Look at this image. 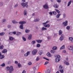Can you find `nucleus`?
Instances as JSON below:
<instances>
[{
	"label": "nucleus",
	"instance_id": "1",
	"mask_svg": "<svg viewBox=\"0 0 73 73\" xmlns=\"http://www.w3.org/2000/svg\"><path fill=\"white\" fill-rule=\"evenodd\" d=\"M6 70L7 71L9 70H10L9 73H12V72H13V66H11L10 67H7L6 68Z\"/></svg>",
	"mask_w": 73,
	"mask_h": 73
},
{
	"label": "nucleus",
	"instance_id": "2",
	"mask_svg": "<svg viewBox=\"0 0 73 73\" xmlns=\"http://www.w3.org/2000/svg\"><path fill=\"white\" fill-rule=\"evenodd\" d=\"M49 21H47L46 23H43V25H44V27H47V28H49V27H50V25L49 24H47L48 23H49Z\"/></svg>",
	"mask_w": 73,
	"mask_h": 73
},
{
	"label": "nucleus",
	"instance_id": "3",
	"mask_svg": "<svg viewBox=\"0 0 73 73\" xmlns=\"http://www.w3.org/2000/svg\"><path fill=\"white\" fill-rule=\"evenodd\" d=\"M28 2H26L25 3H21V4L23 6V8H25L26 7V8L28 7Z\"/></svg>",
	"mask_w": 73,
	"mask_h": 73
},
{
	"label": "nucleus",
	"instance_id": "4",
	"mask_svg": "<svg viewBox=\"0 0 73 73\" xmlns=\"http://www.w3.org/2000/svg\"><path fill=\"white\" fill-rule=\"evenodd\" d=\"M56 58L55 59V62H58L60 61V56L58 55H56Z\"/></svg>",
	"mask_w": 73,
	"mask_h": 73
},
{
	"label": "nucleus",
	"instance_id": "5",
	"mask_svg": "<svg viewBox=\"0 0 73 73\" xmlns=\"http://www.w3.org/2000/svg\"><path fill=\"white\" fill-rule=\"evenodd\" d=\"M37 50L34 49L32 51V54L33 55H36V53H37Z\"/></svg>",
	"mask_w": 73,
	"mask_h": 73
},
{
	"label": "nucleus",
	"instance_id": "6",
	"mask_svg": "<svg viewBox=\"0 0 73 73\" xmlns=\"http://www.w3.org/2000/svg\"><path fill=\"white\" fill-rule=\"evenodd\" d=\"M62 25L64 27H66L68 25V21H66L62 23Z\"/></svg>",
	"mask_w": 73,
	"mask_h": 73
},
{
	"label": "nucleus",
	"instance_id": "7",
	"mask_svg": "<svg viewBox=\"0 0 73 73\" xmlns=\"http://www.w3.org/2000/svg\"><path fill=\"white\" fill-rule=\"evenodd\" d=\"M64 35L63 34H62L61 35V36H60L59 38V40L60 41H62L64 40Z\"/></svg>",
	"mask_w": 73,
	"mask_h": 73
},
{
	"label": "nucleus",
	"instance_id": "8",
	"mask_svg": "<svg viewBox=\"0 0 73 73\" xmlns=\"http://www.w3.org/2000/svg\"><path fill=\"white\" fill-rule=\"evenodd\" d=\"M43 7L44 9H48V4L47 3L45 4L43 6Z\"/></svg>",
	"mask_w": 73,
	"mask_h": 73
},
{
	"label": "nucleus",
	"instance_id": "9",
	"mask_svg": "<svg viewBox=\"0 0 73 73\" xmlns=\"http://www.w3.org/2000/svg\"><path fill=\"white\" fill-rule=\"evenodd\" d=\"M68 49H69V50H73V46H69L68 47Z\"/></svg>",
	"mask_w": 73,
	"mask_h": 73
},
{
	"label": "nucleus",
	"instance_id": "10",
	"mask_svg": "<svg viewBox=\"0 0 73 73\" xmlns=\"http://www.w3.org/2000/svg\"><path fill=\"white\" fill-rule=\"evenodd\" d=\"M19 24H26V22L25 21H21L19 22Z\"/></svg>",
	"mask_w": 73,
	"mask_h": 73
},
{
	"label": "nucleus",
	"instance_id": "11",
	"mask_svg": "<svg viewBox=\"0 0 73 73\" xmlns=\"http://www.w3.org/2000/svg\"><path fill=\"white\" fill-rule=\"evenodd\" d=\"M30 54V51H28L27 53L25 54V57H27L29 54Z\"/></svg>",
	"mask_w": 73,
	"mask_h": 73
},
{
	"label": "nucleus",
	"instance_id": "12",
	"mask_svg": "<svg viewBox=\"0 0 73 73\" xmlns=\"http://www.w3.org/2000/svg\"><path fill=\"white\" fill-rule=\"evenodd\" d=\"M7 52V49H4L3 51H2V53H6Z\"/></svg>",
	"mask_w": 73,
	"mask_h": 73
},
{
	"label": "nucleus",
	"instance_id": "13",
	"mask_svg": "<svg viewBox=\"0 0 73 73\" xmlns=\"http://www.w3.org/2000/svg\"><path fill=\"white\" fill-rule=\"evenodd\" d=\"M36 41L38 43H41V42L42 41V40H36Z\"/></svg>",
	"mask_w": 73,
	"mask_h": 73
},
{
	"label": "nucleus",
	"instance_id": "14",
	"mask_svg": "<svg viewBox=\"0 0 73 73\" xmlns=\"http://www.w3.org/2000/svg\"><path fill=\"white\" fill-rule=\"evenodd\" d=\"M54 7L55 8H58L59 6L57 4H55L54 5Z\"/></svg>",
	"mask_w": 73,
	"mask_h": 73
},
{
	"label": "nucleus",
	"instance_id": "15",
	"mask_svg": "<svg viewBox=\"0 0 73 73\" xmlns=\"http://www.w3.org/2000/svg\"><path fill=\"white\" fill-rule=\"evenodd\" d=\"M4 5V3L3 2H0V7H2Z\"/></svg>",
	"mask_w": 73,
	"mask_h": 73
},
{
	"label": "nucleus",
	"instance_id": "16",
	"mask_svg": "<svg viewBox=\"0 0 73 73\" xmlns=\"http://www.w3.org/2000/svg\"><path fill=\"white\" fill-rule=\"evenodd\" d=\"M23 25H24L23 24H21L20 25L19 27L21 29H24V28H23Z\"/></svg>",
	"mask_w": 73,
	"mask_h": 73
},
{
	"label": "nucleus",
	"instance_id": "17",
	"mask_svg": "<svg viewBox=\"0 0 73 73\" xmlns=\"http://www.w3.org/2000/svg\"><path fill=\"white\" fill-rule=\"evenodd\" d=\"M61 15V14H57L56 16V17L57 18V19H58V18L60 17V16Z\"/></svg>",
	"mask_w": 73,
	"mask_h": 73
},
{
	"label": "nucleus",
	"instance_id": "18",
	"mask_svg": "<svg viewBox=\"0 0 73 73\" xmlns=\"http://www.w3.org/2000/svg\"><path fill=\"white\" fill-rule=\"evenodd\" d=\"M46 55L48 57H51V56H52L51 54H50V53L49 52L47 53L46 54Z\"/></svg>",
	"mask_w": 73,
	"mask_h": 73
},
{
	"label": "nucleus",
	"instance_id": "19",
	"mask_svg": "<svg viewBox=\"0 0 73 73\" xmlns=\"http://www.w3.org/2000/svg\"><path fill=\"white\" fill-rule=\"evenodd\" d=\"M52 50H57V47L54 46L52 47Z\"/></svg>",
	"mask_w": 73,
	"mask_h": 73
},
{
	"label": "nucleus",
	"instance_id": "20",
	"mask_svg": "<svg viewBox=\"0 0 73 73\" xmlns=\"http://www.w3.org/2000/svg\"><path fill=\"white\" fill-rule=\"evenodd\" d=\"M9 39L10 41H13L14 40L12 36H10L9 37Z\"/></svg>",
	"mask_w": 73,
	"mask_h": 73
},
{
	"label": "nucleus",
	"instance_id": "21",
	"mask_svg": "<svg viewBox=\"0 0 73 73\" xmlns=\"http://www.w3.org/2000/svg\"><path fill=\"white\" fill-rule=\"evenodd\" d=\"M31 38H32V35L30 34L29 35V36L28 37V39H29V40H31Z\"/></svg>",
	"mask_w": 73,
	"mask_h": 73
},
{
	"label": "nucleus",
	"instance_id": "22",
	"mask_svg": "<svg viewBox=\"0 0 73 73\" xmlns=\"http://www.w3.org/2000/svg\"><path fill=\"white\" fill-rule=\"evenodd\" d=\"M72 3V1H70L68 3V4L67 5V6L68 7H69V6H70V4H71V3Z\"/></svg>",
	"mask_w": 73,
	"mask_h": 73
},
{
	"label": "nucleus",
	"instance_id": "23",
	"mask_svg": "<svg viewBox=\"0 0 73 73\" xmlns=\"http://www.w3.org/2000/svg\"><path fill=\"white\" fill-rule=\"evenodd\" d=\"M59 70H60L61 69H64L63 68V67H62V66L61 65H60L59 67Z\"/></svg>",
	"mask_w": 73,
	"mask_h": 73
},
{
	"label": "nucleus",
	"instance_id": "24",
	"mask_svg": "<svg viewBox=\"0 0 73 73\" xmlns=\"http://www.w3.org/2000/svg\"><path fill=\"white\" fill-rule=\"evenodd\" d=\"M69 40H70L72 42H73V38L72 37H70L69 38Z\"/></svg>",
	"mask_w": 73,
	"mask_h": 73
},
{
	"label": "nucleus",
	"instance_id": "25",
	"mask_svg": "<svg viewBox=\"0 0 73 73\" xmlns=\"http://www.w3.org/2000/svg\"><path fill=\"white\" fill-rule=\"evenodd\" d=\"M4 58V55H1V56H0V59H3Z\"/></svg>",
	"mask_w": 73,
	"mask_h": 73
},
{
	"label": "nucleus",
	"instance_id": "26",
	"mask_svg": "<svg viewBox=\"0 0 73 73\" xmlns=\"http://www.w3.org/2000/svg\"><path fill=\"white\" fill-rule=\"evenodd\" d=\"M12 23H13L14 24H17V23H18L17 22L15 21V20H12Z\"/></svg>",
	"mask_w": 73,
	"mask_h": 73
},
{
	"label": "nucleus",
	"instance_id": "27",
	"mask_svg": "<svg viewBox=\"0 0 73 73\" xmlns=\"http://www.w3.org/2000/svg\"><path fill=\"white\" fill-rule=\"evenodd\" d=\"M58 33H59V35H62V31H61V30H60L59 31Z\"/></svg>",
	"mask_w": 73,
	"mask_h": 73
},
{
	"label": "nucleus",
	"instance_id": "28",
	"mask_svg": "<svg viewBox=\"0 0 73 73\" xmlns=\"http://www.w3.org/2000/svg\"><path fill=\"white\" fill-rule=\"evenodd\" d=\"M39 21H40L39 19H36L34 20V22H38Z\"/></svg>",
	"mask_w": 73,
	"mask_h": 73
},
{
	"label": "nucleus",
	"instance_id": "29",
	"mask_svg": "<svg viewBox=\"0 0 73 73\" xmlns=\"http://www.w3.org/2000/svg\"><path fill=\"white\" fill-rule=\"evenodd\" d=\"M63 49H65V45H63L60 48V50Z\"/></svg>",
	"mask_w": 73,
	"mask_h": 73
},
{
	"label": "nucleus",
	"instance_id": "30",
	"mask_svg": "<svg viewBox=\"0 0 73 73\" xmlns=\"http://www.w3.org/2000/svg\"><path fill=\"white\" fill-rule=\"evenodd\" d=\"M59 71H60L61 73H64V68L59 70Z\"/></svg>",
	"mask_w": 73,
	"mask_h": 73
},
{
	"label": "nucleus",
	"instance_id": "31",
	"mask_svg": "<svg viewBox=\"0 0 73 73\" xmlns=\"http://www.w3.org/2000/svg\"><path fill=\"white\" fill-rule=\"evenodd\" d=\"M47 29L45 27H43L42 29H41V30L42 31H45V30H46Z\"/></svg>",
	"mask_w": 73,
	"mask_h": 73
},
{
	"label": "nucleus",
	"instance_id": "32",
	"mask_svg": "<svg viewBox=\"0 0 73 73\" xmlns=\"http://www.w3.org/2000/svg\"><path fill=\"white\" fill-rule=\"evenodd\" d=\"M21 32H18L16 34V35L17 36H19V35H21Z\"/></svg>",
	"mask_w": 73,
	"mask_h": 73
},
{
	"label": "nucleus",
	"instance_id": "33",
	"mask_svg": "<svg viewBox=\"0 0 73 73\" xmlns=\"http://www.w3.org/2000/svg\"><path fill=\"white\" fill-rule=\"evenodd\" d=\"M27 11H26V10H25L24 12V15H27Z\"/></svg>",
	"mask_w": 73,
	"mask_h": 73
},
{
	"label": "nucleus",
	"instance_id": "34",
	"mask_svg": "<svg viewBox=\"0 0 73 73\" xmlns=\"http://www.w3.org/2000/svg\"><path fill=\"white\" fill-rule=\"evenodd\" d=\"M35 43H36V41L35 40H33L31 42V44H32L33 45H34Z\"/></svg>",
	"mask_w": 73,
	"mask_h": 73
},
{
	"label": "nucleus",
	"instance_id": "35",
	"mask_svg": "<svg viewBox=\"0 0 73 73\" xmlns=\"http://www.w3.org/2000/svg\"><path fill=\"white\" fill-rule=\"evenodd\" d=\"M50 52L51 53H52V54H54V53H55V51L53 50H51Z\"/></svg>",
	"mask_w": 73,
	"mask_h": 73
},
{
	"label": "nucleus",
	"instance_id": "36",
	"mask_svg": "<svg viewBox=\"0 0 73 73\" xmlns=\"http://www.w3.org/2000/svg\"><path fill=\"white\" fill-rule=\"evenodd\" d=\"M0 66H2V67H4V66H5V63H3L2 64H1Z\"/></svg>",
	"mask_w": 73,
	"mask_h": 73
},
{
	"label": "nucleus",
	"instance_id": "37",
	"mask_svg": "<svg viewBox=\"0 0 73 73\" xmlns=\"http://www.w3.org/2000/svg\"><path fill=\"white\" fill-rule=\"evenodd\" d=\"M25 32L26 33H29L30 32V30L28 29H26L25 30Z\"/></svg>",
	"mask_w": 73,
	"mask_h": 73
},
{
	"label": "nucleus",
	"instance_id": "38",
	"mask_svg": "<svg viewBox=\"0 0 73 73\" xmlns=\"http://www.w3.org/2000/svg\"><path fill=\"white\" fill-rule=\"evenodd\" d=\"M3 48H4V46H3V45H1L0 46V49L2 50L3 49Z\"/></svg>",
	"mask_w": 73,
	"mask_h": 73
},
{
	"label": "nucleus",
	"instance_id": "39",
	"mask_svg": "<svg viewBox=\"0 0 73 73\" xmlns=\"http://www.w3.org/2000/svg\"><path fill=\"white\" fill-rule=\"evenodd\" d=\"M5 34L4 33L2 32L0 33V36H3Z\"/></svg>",
	"mask_w": 73,
	"mask_h": 73
},
{
	"label": "nucleus",
	"instance_id": "40",
	"mask_svg": "<svg viewBox=\"0 0 73 73\" xmlns=\"http://www.w3.org/2000/svg\"><path fill=\"white\" fill-rule=\"evenodd\" d=\"M42 53V51H39L38 52L39 55H41Z\"/></svg>",
	"mask_w": 73,
	"mask_h": 73
},
{
	"label": "nucleus",
	"instance_id": "41",
	"mask_svg": "<svg viewBox=\"0 0 73 73\" xmlns=\"http://www.w3.org/2000/svg\"><path fill=\"white\" fill-rule=\"evenodd\" d=\"M18 66L19 68H21V65L20 63H18Z\"/></svg>",
	"mask_w": 73,
	"mask_h": 73
},
{
	"label": "nucleus",
	"instance_id": "42",
	"mask_svg": "<svg viewBox=\"0 0 73 73\" xmlns=\"http://www.w3.org/2000/svg\"><path fill=\"white\" fill-rule=\"evenodd\" d=\"M40 46H41V45L38 43L36 45V47H37L38 48H39V47H40Z\"/></svg>",
	"mask_w": 73,
	"mask_h": 73
},
{
	"label": "nucleus",
	"instance_id": "43",
	"mask_svg": "<svg viewBox=\"0 0 73 73\" xmlns=\"http://www.w3.org/2000/svg\"><path fill=\"white\" fill-rule=\"evenodd\" d=\"M66 29L67 30H69L70 29V26H67L66 27Z\"/></svg>",
	"mask_w": 73,
	"mask_h": 73
},
{
	"label": "nucleus",
	"instance_id": "44",
	"mask_svg": "<svg viewBox=\"0 0 73 73\" xmlns=\"http://www.w3.org/2000/svg\"><path fill=\"white\" fill-rule=\"evenodd\" d=\"M63 18H65L66 17V14L65 13H64L63 15Z\"/></svg>",
	"mask_w": 73,
	"mask_h": 73
},
{
	"label": "nucleus",
	"instance_id": "45",
	"mask_svg": "<svg viewBox=\"0 0 73 73\" xmlns=\"http://www.w3.org/2000/svg\"><path fill=\"white\" fill-rule=\"evenodd\" d=\"M11 27H12V25H7L8 28H11Z\"/></svg>",
	"mask_w": 73,
	"mask_h": 73
},
{
	"label": "nucleus",
	"instance_id": "46",
	"mask_svg": "<svg viewBox=\"0 0 73 73\" xmlns=\"http://www.w3.org/2000/svg\"><path fill=\"white\" fill-rule=\"evenodd\" d=\"M50 70H48L46 71V73H50Z\"/></svg>",
	"mask_w": 73,
	"mask_h": 73
},
{
	"label": "nucleus",
	"instance_id": "47",
	"mask_svg": "<svg viewBox=\"0 0 73 73\" xmlns=\"http://www.w3.org/2000/svg\"><path fill=\"white\" fill-rule=\"evenodd\" d=\"M55 11H56V12H57L58 13H60V12L58 11V10L57 9H55Z\"/></svg>",
	"mask_w": 73,
	"mask_h": 73
},
{
	"label": "nucleus",
	"instance_id": "48",
	"mask_svg": "<svg viewBox=\"0 0 73 73\" xmlns=\"http://www.w3.org/2000/svg\"><path fill=\"white\" fill-rule=\"evenodd\" d=\"M40 60V58H38V57L37 56L36 59V61H38Z\"/></svg>",
	"mask_w": 73,
	"mask_h": 73
},
{
	"label": "nucleus",
	"instance_id": "49",
	"mask_svg": "<svg viewBox=\"0 0 73 73\" xmlns=\"http://www.w3.org/2000/svg\"><path fill=\"white\" fill-rule=\"evenodd\" d=\"M22 38L24 41H26V38H25L24 36L22 37Z\"/></svg>",
	"mask_w": 73,
	"mask_h": 73
},
{
	"label": "nucleus",
	"instance_id": "50",
	"mask_svg": "<svg viewBox=\"0 0 73 73\" xmlns=\"http://www.w3.org/2000/svg\"><path fill=\"white\" fill-rule=\"evenodd\" d=\"M17 7H18V4H16L14 6V8H16Z\"/></svg>",
	"mask_w": 73,
	"mask_h": 73
},
{
	"label": "nucleus",
	"instance_id": "51",
	"mask_svg": "<svg viewBox=\"0 0 73 73\" xmlns=\"http://www.w3.org/2000/svg\"><path fill=\"white\" fill-rule=\"evenodd\" d=\"M43 58H44V59H45V60H47V61H49V59L47 58H45V57H44Z\"/></svg>",
	"mask_w": 73,
	"mask_h": 73
},
{
	"label": "nucleus",
	"instance_id": "52",
	"mask_svg": "<svg viewBox=\"0 0 73 73\" xmlns=\"http://www.w3.org/2000/svg\"><path fill=\"white\" fill-rule=\"evenodd\" d=\"M49 15H51V16H52V15H53V12H50L49 13Z\"/></svg>",
	"mask_w": 73,
	"mask_h": 73
},
{
	"label": "nucleus",
	"instance_id": "53",
	"mask_svg": "<svg viewBox=\"0 0 73 73\" xmlns=\"http://www.w3.org/2000/svg\"><path fill=\"white\" fill-rule=\"evenodd\" d=\"M22 3H24L25 2V0H22L21 1Z\"/></svg>",
	"mask_w": 73,
	"mask_h": 73
},
{
	"label": "nucleus",
	"instance_id": "54",
	"mask_svg": "<svg viewBox=\"0 0 73 73\" xmlns=\"http://www.w3.org/2000/svg\"><path fill=\"white\" fill-rule=\"evenodd\" d=\"M52 13H53L54 15H56V12L55 11L52 12Z\"/></svg>",
	"mask_w": 73,
	"mask_h": 73
},
{
	"label": "nucleus",
	"instance_id": "55",
	"mask_svg": "<svg viewBox=\"0 0 73 73\" xmlns=\"http://www.w3.org/2000/svg\"><path fill=\"white\" fill-rule=\"evenodd\" d=\"M28 65H32V62H29L28 63Z\"/></svg>",
	"mask_w": 73,
	"mask_h": 73
},
{
	"label": "nucleus",
	"instance_id": "56",
	"mask_svg": "<svg viewBox=\"0 0 73 73\" xmlns=\"http://www.w3.org/2000/svg\"><path fill=\"white\" fill-rule=\"evenodd\" d=\"M13 35H16V32L14 31L13 32Z\"/></svg>",
	"mask_w": 73,
	"mask_h": 73
},
{
	"label": "nucleus",
	"instance_id": "57",
	"mask_svg": "<svg viewBox=\"0 0 73 73\" xmlns=\"http://www.w3.org/2000/svg\"><path fill=\"white\" fill-rule=\"evenodd\" d=\"M66 64L67 65H69V63L68 62H66Z\"/></svg>",
	"mask_w": 73,
	"mask_h": 73
},
{
	"label": "nucleus",
	"instance_id": "58",
	"mask_svg": "<svg viewBox=\"0 0 73 73\" xmlns=\"http://www.w3.org/2000/svg\"><path fill=\"white\" fill-rule=\"evenodd\" d=\"M57 2H58V3H60L61 2V0H57Z\"/></svg>",
	"mask_w": 73,
	"mask_h": 73
},
{
	"label": "nucleus",
	"instance_id": "59",
	"mask_svg": "<svg viewBox=\"0 0 73 73\" xmlns=\"http://www.w3.org/2000/svg\"><path fill=\"white\" fill-rule=\"evenodd\" d=\"M62 20V19H57V21H61V20Z\"/></svg>",
	"mask_w": 73,
	"mask_h": 73
},
{
	"label": "nucleus",
	"instance_id": "60",
	"mask_svg": "<svg viewBox=\"0 0 73 73\" xmlns=\"http://www.w3.org/2000/svg\"><path fill=\"white\" fill-rule=\"evenodd\" d=\"M9 35H12V34H13V32H11L10 33H9Z\"/></svg>",
	"mask_w": 73,
	"mask_h": 73
},
{
	"label": "nucleus",
	"instance_id": "61",
	"mask_svg": "<svg viewBox=\"0 0 73 73\" xmlns=\"http://www.w3.org/2000/svg\"><path fill=\"white\" fill-rule=\"evenodd\" d=\"M6 21V20H5V19H3V23L5 22Z\"/></svg>",
	"mask_w": 73,
	"mask_h": 73
},
{
	"label": "nucleus",
	"instance_id": "62",
	"mask_svg": "<svg viewBox=\"0 0 73 73\" xmlns=\"http://www.w3.org/2000/svg\"><path fill=\"white\" fill-rule=\"evenodd\" d=\"M48 62H45V64H44V65H46V64H48Z\"/></svg>",
	"mask_w": 73,
	"mask_h": 73
},
{
	"label": "nucleus",
	"instance_id": "63",
	"mask_svg": "<svg viewBox=\"0 0 73 73\" xmlns=\"http://www.w3.org/2000/svg\"><path fill=\"white\" fill-rule=\"evenodd\" d=\"M47 38L48 40H50V36H48Z\"/></svg>",
	"mask_w": 73,
	"mask_h": 73
},
{
	"label": "nucleus",
	"instance_id": "64",
	"mask_svg": "<svg viewBox=\"0 0 73 73\" xmlns=\"http://www.w3.org/2000/svg\"><path fill=\"white\" fill-rule=\"evenodd\" d=\"M26 73V72L25 71V70H24L23 71V72H22V73Z\"/></svg>",
	"mask_w": 73,
	"mask_h": 73
}]
</instances>
